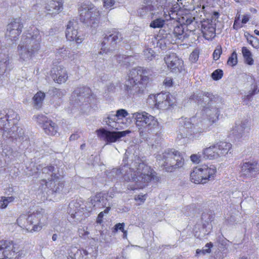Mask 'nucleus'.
<instances>
[{
  "label": "nucleus",
  "mask_w": 259,
  "mask_h": 259,
  "mask_svg": "<svg viewBox=\"0 0 259 259\" xmlns=\"http://www.w3.org/2000/svg\"><path fill=\"white\" fill-rule=\"evenodd\" d=\"M124 172L123 174V179L127 182L132 181L136 183L137 187H130L128 189L132 190L137 189L143 188L147 185V184L150 182L152 180H158V178L156 176V173L149 166L145 164L144 163L135 161L132 163V167L128 168L127 166L124 165L121 169H113L112 172L116 173L118 175Z\"/></svg>",
  "instance_id": "f257e3e1"
},
{
  "label": "nucleus",
  "mask_w": 259,
  "mask_h": 259,
  "mask_svg": "<svg viewBox=\"0 0 259 259\" xmlns=\"http://www.w3.org/2000/svg\"><path fill=\"white\" fill-rule=\"evenodd\" d=\"M151 71L142 67L132 68L128 73V79L125 82V89L128 94L138 95L143 93L149 80Z\"/></svg>",
  "instance_id": "f03ea898"
},
{
  "label": "nucleus",
  "mask_w": 259,
  "mask_h": 259,
  "mask_svg": "<svg viewBox=\"0 0 259 259\" xmlns=\"http://www.w3.org/2000/svg\"><path fill=\"white\" fill-rule=\"evenodd\" d=\"M41 37L38 29L35 28L31 37L22 38L18 46V53L20 58L28 61L38 53L40 48Z\"/></svg>",
  "instance_id": "7ed1b4c3"
},
{
  "label": "nucleus",
  "mask_w": 259,
  "mask_h": 259,
  "mask_svg": "<svg viewBox=\"0 0 259 259\" xmlns=\"http://www.w3.org/2000/svg\"><path fill=\"white\" fill-rule=\"evenodd\" d=\"M48 217L45 210L40 209L26 217L21 215L17 220L18 225L29 232L39 231L47 224Z\"/></svg>",
  "instance_id": "20e7f679"
},
{
  "label": "nucleus",
  "mask_w": 259,
  "mask_h": 259,
  "mask_svg": "<svg viewBox=\"0 0 259 259\" xmlns=\"http://www.w3.org/2000/svg\"><path fill=\"white\" fill-rule=\"evenodd\" d=\"M163 168L167 172H172L182 167L184 159L181 153L175 149H167L162 154L157 156Z\"/></svg>",
  "instance_id": "39448f33"
},
{
  "label": "nucleus",
  "mask_w": 259,
  "mask_h": 259,
  "mask_svg": "<svg viewBox=\"0 0 259 259\" xmlns=\"http://www.w3.org/2000/svg\"><path fill=\"white\" fill-rule=\"evenodd\" d=\"M133 117L141 136L153 132L158 127L157 119L146 112L134 113Z\"/></svg>",
  "instance_id": "423d86ee"
},
{
  "label": "nucleus",
  "mask_w": 259,
  "mask_h": 259,
  "mask_svg": "<svg viewBox=\"0 0 259 259\" xmlns=\"http://www.w3.org/2000/svg\"><path fill=\"white\" fill-rule=\"evenodd\" d=\"M80 20L88 26L96 28L99 23L101 13L91 3H83L79 8Z\"/></svg>",
  "instance_id": "0eeeda50"
},
{
  "label": "nucleus",
  "mask_w": 259,
  "mask_h": 259,
  "mask_svg": "<svg viewBox=\"0 0 259 259\" xmlns=\"http://www.w3.org/2000/svg\"><path fill=\"white\" fill-rule=\"evenodd\" d=\"M209 95L208 93L206 95L199 93L193 95L192 99L197 101L198 104L204 108L209 121L215 123L219 119L220 111L215 103L210 100Z\"/></svg>",
  "instance_id": "6e6552de"
},
{
  "label": "nucleus",
  "mask_w": 259,
  "mask_h": 259,
  "mask_svg": "<svg viewBox=\"0 0 259 259\" xmlns=\"http://www.w3.org/2000/svg\"><path fill=\"white\" fill-rule=\"evenodd\" d=\"M42 173L45 175V177L46 185L53 192H60L64 186V183L62 182L63 172H60L58 169L56 172V168L54 166H49L44 167L42 169Z\"/></svg>",
  "instance_id": "1a4fd4ad"
},
{
  "label": "nucleus",
  "mask_w": 259,
  "mask_h": 259,
  "mask_svg": "<svg viewBox=\"0 0 259 259\" xmlns=\"http://www.w3.org/2000/svg\"><path fill=\"white\" fill-rule=\"evenodd\" d=\"M20 245L12 241L0 240V259H18L17 256H20Z\"/></svg>",
  "instance_id": "9d476101"
},
{
  "label": "nucleus",
  "mask_w": 259,
  "mask_h": 259,
  "mask_svg": "<svg viewBox=\"0 0 259 259\" xmlns=\"http://www.w3.org/2000/svg\"><path fill=\"white\" fill-rule=\"evenodd\" d=\"M163 11V5L157 0H144V5L139 9L138 13L142 17L150 14L152 18L154 16L162 14Z\"/></svg>",
  "instance_id": "9b49d317"
},
{
  "label": "nucleus",
  "mask_w": 259,
  "mask_h": 259,
  "mask_svg": "<svg viewBox=\"0 0 259 259\" xmlns=\"http://www.w3.org/2000/svg\"><path fill=\"white\" fill-rule=\"evenodd\" d=\"M23 21L20 17L13 18L8 24L6 36L13 42L16 41L22 31Z\"/></svg>",
  "instance_id": "f8f14e48"
},
{
  "label": "nucleus",
  "mask_w": 259,
  "mask_h": 259,
  "mask_svg": "<svg viewBox=\"0 0 259 259\" xmlns=\"http://www.w3.org/2000/svg\"><path fill=\"white\" fill-rule=\"evenodd\" d=\"M20 117L18 114L12 109H9L5 113H0V130L5 132L13 125H16Z\"/></svg>",
  "instance_id": "ddd939ff"
},
{
  "label": "nucleus",
  "mask_w": 259,
  "mask_h": 259,
  "mask_svg": "<svg viewBox=\"0 0 259 259\" xmlns=\"http://www.w3.org/2000/svg\"><path fill=\"white\" fill-rule=\"evenodd\" d=\"M241 176L246 179L255 178L259 174V163L255 160H250L241 163Z\"/></svg>",
  "instance_id": "4468645a"
},
{
  "label": "nucleus",
  "mask_w": 259,
  "mask_h": 259,
  "mask_svg": "<svg viewBox=\"0 0 259 259\" xmlns=\"http://www.w3.org/2000/svg\"><path fill=\"white\" fill-rule=\"evenodd\" d=\"M36 122L42 128L44 133L49 136H55L59 127L57 124L44 115H39L35 117Z\"/></svg>",
  "instance_id": "2eb2a0df"
},
{
  "label": "nucleus",
  "mask_w": 259,
  "mask_h": 259,
  "mask_svg": "<svg viewBox=\"0 0 259 259\" xmlns=\"http://www.w3.org/2000/svg\"><path fill=\"white\" fill-rule=\"evenodd\" d=\"M205 131L201 123L195 125L192 124L189 121H187L184 124V126L181 129L180 134L178 136L179 139L190 138L192 135L201 133Z\"/></svg>",
  "instance_id": "dca6fc26"
},
{
  "label": "nucleus",
  "mask_w": 259,
  "mask_h": 259,
  "mask_svg": "<svg viewBox=\"0 0 259 259\" xmlns=\"http://www.w3.org/2000/svg\"><path fill=\"white\" fill-rule=\"evenodd\" d=\"M79 26L76 20L69 21L66 26V37L69 41L75 40L77 44H80L83 40V37L78 35Z\"/></svg>",
  "instance_id": "f3484780"
},
{
  "label": "nucleus",
  "mask_w": 259,
  "mask_h": 259,
  "mask_svg": "<svg viewBox=\"0 0 259 259\" xmlns=\"http://www.w3.org/2000/svg\"><path fill=\"white\" fill-rule=\"evenodd\" d=\"M97 135L103 140L108 143L116 142L120 138L124 137L130 133V131L122 132H110L105 129H100L97 131Z\"/></svg>",
  "instance_id": "a211bd4d"
},
{
  "label": "nucleus",
  "mask_w": 259,
  "mask_h": 259,
  "mask_svg": "<svg viewBox=\"0 0 259 259\" xmlns=\"http://www.w3.org/2000/svg\"><path fill=\"white\" fill-rule=\"evenodd\" d=\"M122 39L121 33L116 30H114L109 35H106L101 44V50L103 53H107L110 50L107 48L108 45L114 47L116 44Z\"/></svg>",
  "instance_id": "6ab92c4d"
},
{
  "label": "nucleus",
  "mask_w": 259,
  "mask_h": 259,
  "mask_svg": "<svg viewBox=\"0 0 259 259\" xmlns=\"http://www.w3.org/2000/svg\"><path fill=\"white\" fill-rule=\"evenodd\" d=\"M3 136L7 138L19 139L20 141H24L28 139L27 136L24 134V130L17 125H13L10 129L4 132Z\"/></svg>",
  "instance_id": "aec40b11"
},
{
  "label": "nucleus",
  "mask_w": 259,
  "mask_h": 259,
  "mask_svg": "<svg viewBox=\"0 0 259 259\" xmlns=\"http://www.w3.org/2000/svg\"><path fill=\"white\" fill-rule=\"evenodd\" d=\"M51 73L52 77L54 81L58 83L65 82L68 78L66 69L62 66L53 68L51 70Z\"/></svg>",
  "instance_id": "412c9836"
},
{
  "label": "nucleus",
  "mask_w": 259,
  "mask_h": 259,
  "mask_svg": "<svg viewBox=\"0 0 259 259\" xmlns=\"http://www.w3.org/2000/svg\"><path fill=\"white\" fill-rule=\"evenodd\" d=\"M164 61L167 67L172 70L180 71L182 68L183 61L180 60L175 53L166 55Z\"/></svg>",
  "instance_id": "4be33fe9"
},
{
  "label": "nucleus",
  "mask_w": 259,
  "mask_h": 259,
  "mask_svg": "<svg viewBox=\"0 0 259 259\" xmlns=\"http://www.w3.org/2000/svg\"><path fill=\"white\" fill-rule=\"evenodd\" d=\"M173 102L170 101V95L166 93H160L155 97V105L157 108L166 109L171 106Z\"/></svg>",
  "instance_id": "5701e85b"
},
{
  "label": "nucleus",
  "mask_w": 259,
  "mask_h": 259,
  "mask_svg": "<svg viewBox=\"0 0 259 259\" xmlns=\"http://www.w3.org/2000/svg\"><path fill=\"white\" fill-rule=\"evenodd\" d=\"M62 9V0H50L48 2L45 6V9L49 14H58Z\"/></svg>",
  "instance_id": "b1692460"
},
{
  "label": "nucleus",
  "mask_w": 259,
  "mask_h": 259,
  "mask_svg": "<svg viewBox=\"0 0 259 259\" xmlns=\"http://www.w3.org/2000/svg\"><path fill=\"white\" fill-rule=\"evenodd\" d=\"M9 63V50L5 47L0 49V71L4 72Z\"/></svg>",
  "instance_id": "393cba45"
},
{
  "label": "nucleus",
  "mask_w": 259,
  "mask_h": 259,
  "mask_svg": "<svg viewBox=\"0 0 259 259\" xmlns=\"http://www.w3.org/2000/svg\"><path fill=\"white\" fill-rule=\"evenodd\" d=\"M201 29L203 35L206 39H211L214 37L215 28L212 24L207 22H204L202 23Z\"/></svg>",
  "instance_id": "a878e982"
},
{
  "label": "nucleus",
  "mask_w": 259,
  "mask_h": 259,
  "mask_svg": "<svg viewBox=\"0 0 259 259\" xmlns=\"http://www.w3.org/2000/svg\"><path fill=\"white\" fill-rule=\"evenodd\" d=\"M200 167L206 182L214 178L217 172V168L214 165H203Z\"/></svg>",
  "instance_id": "bb28decb"
},
{
  "label": "nucleus",
  "mask_w": 259,
  "mask_h": 259,
  "mask_svg": "<svg viewBox=\"0 0 259 259\" xmlns=\"http://www.w3.org/2000/svg\"><path fill=\"white\" fill-rule=\"evenodd\" d=\"M250 130V125L249 122L247 120H244L235 125L234 131L240 137L244 136L246 134H248Z\"/></svg>",
  "instance_id": "cd10ccee"
},
{
  "label": "nucleus",
  "mask_w": 259,
  "mask_h": 259,
  "mask_svg": "<svg viewBox=\"0 0 259 259\" xmlns=\"http://www.w3.org/2000/svg\"><path fill=\"white\" fill-rule=\"evenodd\" d=\"M190 179L191 182L195 184H204L206 183L200 167L194 168L193 171L190 174Z\"/></svg>",
  "instance_id": "c85d7f7f"
},
{
  "label": "nucleus",
  "mask_w": 259,
  "mask_h": 259,
  "mask_svg": "<svg viewBox=\"0 0 259 259\" xmlns=\"http://www.w3.org/2000/svg\"><path fill=\"white\" fill-rule=\"evenodd\" d=\"M56 54L60 56L71 60H74L76 58V53L74 51H71L70 49L63 46L57 50Z\"/></svg>",
  "instance_id": "c756f323"
},
{
  "label": "nucleus",
  "mask_w": 259,
  "mask_h": 259,
  "mask_svg": "<svg viewBox=\"0 0 259 259\" xmlns=\"http://www.w3.org/2000/svg\"><path fill=\"white\" fill-rule=\"evenodd\" d=\"M232 147V144L229 142L221 141L217 143V148L219 149V157L226 156Z\"/></svg>",
  "instance_id": "7c9ffc66"
},
{
  "label": "nucleus",
  "mask_w": 259,
  "mask_h": 259,
  "mask_svg": "<svg viewBox=\"0 0 259 259\" xmlns=\"http://www.w3.org/2000/svg\"><path fill=\"white\" fill-rule=\"evenodd\" d=\"M214 147L213 146H210L209 147L206 148L203 150L202 154L203 158L205 159H217L219 158L218 153H215Z\"/></svg>",
  "instance_id": "2f4dec72"
},
{
  "label": "nucleus",
  "mask_w": 259,
  "mask_h": 259,
  "mask_svg": "<svg viewBox=\"0 0 259 259\" xmlns=\"http://www.w3.org/2000/svg\"><path fill=\"white\" fill-rule=\"evenodd\" d=\"M45 97V93L41 91H39L36 93L32 98L34 107L36 109L40 108L42 106V103Z\"/></svg>",
  "instance_id": "473e14b6"
},
{
  "label": "nucleus",
  "mask_w": 259,
  "mask_h": 259,
  "mask_svg": "<svg viewBox=\"0 0 259 259\" xmlns=\"http://www.w3.org/2000/svg\"><path fill=\"white\" fill-rule=\"evenodd\" d=\"M79 259H95L96 257V252L93 251L91 248H88V249L79 250Z\"/></svg>",
  "instance_id": "72a5a7b5"
},
{
  "label": "nucleus",
  "mask_w": 259,
  "mask_h": 259,
  "mask_svg": "<svg viewBox=\"0 0 259 259\" xmlns=\"http://www.w3.org/2000/svg\"><path fill=\"white\" fill-rule=\"evenodd\" d=\"M242 53L244 62L249 65H252L254 60L251 52L246 47H244L242 48Z\"/></svg>",
  "instance_id": "f704fd0d"
},
{
  "label": "nucleus",
  "mask_w": 259,
  "mask_h": 259,
  "mask_svg": "<svg viewBox=\"0 0 259 259\" xmlns=\"http://www.w3.org/2000/svg\"><path fill=\"white\" fill-rule=\"evenodd\" d=\"M117 119L115 116V114L112 113L110 114H109L107 117L105 118L103 121L108 126H110L116 130H118V127L117 125Z\"/></svg>",
  "instance_id": "c9c22d12"
},
{
  "label": "nucleus",
  "mask_w": 259,
  "mask_h": 259,
  "mask_svg": "<svg viewBox=\"0 0 259 259\" xmlns=\"http://www.w3.org/2000/svg\"><path fill=\"white\" fill-rule=\"evenodd\" d=\"M105 200L102 196L101 194H98L92 198L91 202L94 207H104L106 204L104 203Z\"/></svg>",
  "instance_id": "e433bc0d"
},
{
  "label": "nucleus",
  "mask_w": 259,
  "mask_h": 259,
  "mask_svg": "<svg viewBox=\"0 0 259 259\" xmlns=\"http://www.w3.org/2000/svg\"><path fill=\"white\" fill-rule=\"evenodd\" d=\"M173 34L176 39L183 40L187 37L186 34L184 33L183 26L177 25L174 29Z\"/></svg>",
  "instance_id": "4c0bfd02"
},
{
  "label": "nucleus",
  "mask_w": 259,
  "mask_h": 259,
  "mask_svg": "<svg viewBox=\"0 0 259 259\" xmlns=\"http://www.w3.org/2000/svg\"><path fill=\"white\" fill-rule=\"evenodd\" d=\"M91 90L88 87H82L78 88L76 89L74 92V94L76 95L77 96L87 97L90 96Z\"/></svg>",
  "instance_id": "58836bf2"
},
{
  "label": "nucleus",
  "mask_w": 259,
  "mask_h": 259,
  "mask_svg": "<svg viewBox=\"0 0 259 259\" xmlns=\"http://www.w3.org/2000/svg\"><path fill=\"white\" fill-rule=\"evenodd\" d=\"M165 21L160 18H156L153 20L149 25V26L152 28H161L164 24Z\"/></svg>",
  "instance_id": "ea45409f"
},
{
  "label": "nucleus",
  "mask_w": 259,
  "mask_h": 259,
  "mask_svg": "<svg viewBox=\"0 0 259 259\" xmlns=\"http://www.w3.org/2000/svg\"><path fill=\"white\" fill-rule=\"evenodd\" d=\"M143 55L146 59L151 60L155 57V52L151 49L147 48L143 51Z\"/></svg>",
  "instance_id": "a19ab883"
},
{
  "label": "nucleus",
  "mask_w": 259,
  "mask_h": 259,
  "mask_svg": "<svg viewBox=\"0 0 259 259\" xmlns=\"http://www.w3.org/2000/svg\"><path fill=\"white\" fill-rule=\"evenodd\" d=\"M237 63V55L235 52H233L231 56L229 58L227 64L228 65L234 66Z\"/></svg>",
  "instance_id": "79ce46f5"
},
{
  "label": "nucleus",
  "mask_w": 259,
  "mask_h": 259,
  "mask_svg": "<svg viewBox=\"0 0 259 259\" xmlns=\"http://www.w3.org/2000/svg\"><path fill=\"white\" fill-rule=\"evenodd\" d=\"M71 217L74 219V221H80L83 218V213L81 211H75L74 213H71Z\"/></svg>",
  "instance_id": "37998d69"
},
{
  "label": "nucleus",
  "mask_w": 259,
  "mask_h": 259,
  "mask_svg": "<svg viewBox=\"0 0 259 259\" xmlns=\"http://www.w3.org/2000/svg\"><path fill=\"white\" fill-rule=\"evenodd\" d=\"M212 247V244L211 243H207L205 246V249L202 250L197 249L196 250L197 254H204L206 253H210L211 251V248Z\"/></svg>",
  "instance_id": "c03bdc74"
},
{
  "label": "nucleus",
  "mask_w": 259,
  "mask_h": 259,
  "mask_svg": "<svg viewBox=\"0 0 259 259\" xmlns=\"http://www.w3.org/2000/svg\"><path fill=\"white\" fill-rule=\"evenodd\" d=\"M223 75V72L221 69H217L211 74L212 78L215 80L221 79Z\"/></svg>",
  "instance_id": "a18cd8bd"
},
{
  "label": "nucleus",
  "mask_w": 259,
  "mask_h": 259,
  "mask_svg": "<svg viewBox=\"0 0 259 259\" xmlns=\"http://www.w3.org/2000/svg\"><path fill=\"white\" fill-rule=\"evenodd\" d=\"M128 115V112L125 109H121L116 111L115 116L117 118L125 117Z\"/></svg>",
  "instance_id": "49530a36"
},
{
  "label": "nucleus",
  "mask_w": 259,
  "mask_h": 259,
  "mask_svg": "<svg viewBox=\"0 0 259 259\" xmlns=\"http://www.w3.org/2000/svg\"><path fill=\"white\" fill-rule=\"evenodd\" d=\"M199 52L198 50H195L190 55L189 59L192 62H195L198 59Z\"/></svg>",
  "instance_id": "de8ad7c7"
},
{
  "label": "nucleus",
  "mask_w": 259,
  "mask_h": 259,
  "mask_svg": "<svg viewBox=\"0 0 259 259\" xmlns=\"http://www.w3.org/2000/svg\"><path fill=\"white\" fill-rule=\"evenodd\" d=\"M191 161L195 163H199L202 159L201 155L199 153L193 154L190 157Z\"/></svg>",
  "instance_id": "09e8293b"
},
{
  "label": "nucleus",
  "mask_w": 259,
  "mask_h": 259,
  "mask_svg": "<svg viewBox=\"0 0 259 259\" xmlns=\"http://www.w3.org/2000/svg\"><path fill=\"white\" fill-rule=\"evenodd\" d=\"M222 48L221 47L218 46L214 51L213 53V59L215 60H218L222 54Z\"/></svg>",
  "instance_id": "8fccbe9b"
},
{
  "label": "nucleus",
  "mask_w": 259,
  "mask_h": 259,
  "mask_svg": "<svg viewBox=\"0 0 259 259\" xmlns=\"http://www.w3.org/2000/svg\"><path fill=\"white\" fill-rule=\"evenodd\" d=\"M9 203L6 200V197L1 196L0 197V208H6L8 205Z\"/></svg>",
  "instance_id": "3c124183"
},
{
  "label": "nucleus",
  "mask_w": 259,
  "mask_h": 259,
  "mask_svg": "<svg viewBox=\"0 0 259 259\" xmlns=\"http://www.w3.org/2000/svg\"><path fill=\"white\" fill-rule=\"evenodd\" d=\"M13 153V150L10 147H7L3 150V154L5 156H8L10 158Z\"/></svg>",
  "instance_id": "603ef678"
},
{
  "label": "nucleus",
  "mask_w": 259,
  "mask_h": 259,
  "mask_svg": "<svg viewBox=\"0 0 259 259\" xmlns=\"http://www.w3.org/2000/svg\"><path fill=\"white\" fill-rule=\"evenodd\" d=\"M254 94V91H251L249 92L247 95H245L243 98V102L245 103V104H247L248 101H249L250 100L251 97L252 96V95Z\"/></svg>",
  "instance_id": "864d4df0"
},
{
  "label": "nucleus",
  "mask_w": 259,
  "mask_h": 259,
  "mask_svg": "<svg viewBox=\"0 0 259 259\" xmlns=\"http://www.w3.org/2000/svg\"><path fill=\"white\" fill-rule=\"evenodd\" d=\"M104 7L107 8L111 7L115 3V0H103Z\"/></svg>",
  "instance_id": "5fc2aeb1"
},
{
  "label": "nucleus",
  "mask_w": 259,
  "mask_h": 259,
  "mask_svg": "<svg viewBox=\"0 0 259 259\" xmlns=\"http://www.w3.org/2000/svg\"><path fill=\"white\" fill-rule=\"evenodd\" d=\"M163 83L167 87H171L172 85V80L170 77H166L164 79Z\"/></svg>",
  "instance_id": "6e6d98bb"
},
{
  "label": "nucleus",
  "mask_w": 259,
  "mask_h": 259,
  "mask_svg": "<svg viewBox=\"0 0 259 259\" xmlns=\"http://www.w3.org/2000/svg\"><path fill=\"white\" fill-rule=\"evenodd\" d=\"M124 226V223H117L115 225V230L116 231L120 230L121 232L123 231Z\"/></svg>",
  "instance_id": "4d7b16f0"
},
{
  "label": "nucleus",
  "mask_w": 259,
  "mask_h": 259,
  "mask_svg": "<svg viewBox=\"0 0 259 259\" xmlns=\"http://www.w3.org/2000/svg\"><path fill=\"white\" fill-rule=\"evenodd\" d=\"M250 18V15L246 14V15H243V18H242V21H241L242 23L243 24H246L249 21Z\"/></svg>",
  "instance_id": "13d9d810"
},
{
  "label": "nucleus",
  "mask_w": 259,
  "mask_h": 259,
  "mask_svg": "<svg viewBox=\"0 0 259 259\" xmlns=\"http://www.w3.org/2000/svg\"><path fill=\"white\" fill-rule=\"evenodd\" d=\"M104 215V212H101L98 216L97 222L101 224L102 222V219Z\"/></svg>",
  "instance_id": "bf43d9fd"
},
{
  "label": "nucleus",
  "mask_w": 259,
  "mask_h": 259,
  "mask_svg": "<svg viewBox=\"0 0 259 259\" xmlns=\"http://www.w3.org/2000/svg\"><path fill=\"white\" fill-rule=\"evenodd\" d=\"M79 137L78 134H72L70 137V140H76Z\"/></svg>",
  "instance_id": "052dcab7"
},
{
  "label": "nucleus",
  "mask_w": 259,
  "mask_h": 259,
  "mask_svg": "<svg viewBox=\"0 0 259 259\" xmlns=\"http://www.w3.org/2000/svg\"><path fill=\"white\" fill-rule=\"evenodd\" d=\"M15 197L14 196H8L6 197V200L9 203L13 202L15 200Z\"/></svg>",
  "instance_id": "680f3d73"
},
{
  "label": "nucleus",
  "mask_w": 259,
  "mask_h": 259,
  "mask_svg": "<svg viewBox=\"0 0 259 259\" xmlns=\"http://www.w3.org/2000/svg\"><path fill=\"white\" fill-rule=\"evenodd\" d=\"M135 199L136 200H140L141 201H142V202H144V200H145V199L144 198V195H139L138 196L136 197H135Z\"/></svg>",
  "instance_id": "e2e57ef3"
},
{
  "label": "nucleus",
  "mask_w": 259,
  "mask_h": 259,
  "mask_svg": "<svg viewBox=\"0 0 259 259\" xmlns=\"http://www.w3.org/2000/svg\"><path fill=\"white\" fill-rule=\"evenodd\" d=\"M240 17V14L237 15V16H236V17L235 18V21H234V25H233V28H235L236 23H237V21L239 20Z\"/></svg>",
  "instance_id": "0e129e2a"
},
{
  "label": "nucleus",
  "mask_w": 259,
  "mask_h": 259,
  "mask_svg": "<svg viewBox=\"0 0 259 259\" xmlns=\"http://www.w3.org/2000/svg\"><path fill=\"white\" fill-rule=\"evenodd\" d=\"M52 91H53V93H54V94H55L56 95H57L58 94H59L60 92V90H59L57 88L53 89Z\"/></svg>",
  "instance_id": "69168bd1"
},
{
  "label": "nucleus",
  "mask_w": 259,
  "mask_h": 259,
  "mask_svg": "<svg viewBox=\"0 0 259 259\" xmlns=\"http://www.w3.org/2000/svg\"><path fill=\"white\" fill-rule=\"evenodd\" d=\"M110 209V206H107L106 208V209L103 211V212H104V214H107L109 212Z\"/></svg>",
  "instance_id": "338daca9"
},
{
  "label": "nucleus",
  "mask_w": 259,
  "mask_h": 259,
  "mask_svg": "<svg viewBox=\"0 0 259 259\" xmlns=\"http://www.w3.org/2000/svg\"><path fill=\"white\" fill-rule=\"evenodd\" d=\"M122 232H123V238L124 239H126L127 238V231H126L124 229L123 231H122Z\"/></svg>",
  "instance_id": "774afa93"
}]
</instances>
